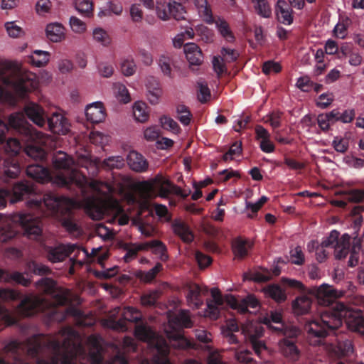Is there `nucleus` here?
Masks as SVG:
<instances>
[{
    "mask_svg": "<svg viewBox=\"0 0 364 364\" xmlns=\"http://www.w3.org/2000/svg\"><path fill=\"white\" fill-rule=\"evenodd\" d=\"M279 350L284 356L296 360L299 358V350L292 341L284 338L279 342Z\"/></svg>",
    "mask_w": 364,
    "mask_h": 364,
    "instance_id": "72a5a7b5",
    "label": "nucleus"
},
{
    "mask_svg": "<svg viewBox=\"0 0 364 364\" xmlns=\"http://www.w3.org/2000/svg\"><path fill=\"white\" fill-rule=\"evenodd\" d=\"M75 7L82 16H91V0H75Z\"/></svg>",
    "mask_w": 364,
    "mask_h": 364,
    "instance_id": "052dcab7",
    "label": "nucleus"
},
{
    "mask_svg": "<svg viewBox=\"0 0 364 364\" xmlns=\"http://www.w3.org/2000/svg\"><path fill=\"white\" fill-rule=\"evenodd\" d=\"M62 225L63 228L73 236L79 237L82 234L81 228L71 218H65L63 220Z\"/></svg>",
    "mask_w": 364,
    "mask_h": 364,
    "instance_id": "bf43d9fd",
    "label": "nucleus"
},
{
    "mask_svg": "<svg viewBox=\"0 0 364 364\" xmlns=\"http://www.w3.org/2000/svg\"><path fill=\"white\" fill-rule=\"evenodd\" d=\"M119 311V307H116L111 311L109 315L110 318L105 321L103 325L117 331H125L128 329L127 325V321L136 322L139 321L142 317L141 314L138 310L133 307L128 306L124 309L122 314V318L116 321L115 318Z\"/></svg>",
    "mask_w": 364,
    "mask_h": 364,
    "instance_id": "dca6fc26",
    "label": "nucleus"
},
{
    "mask_svg": "<svg viewBox=\"0 0 364 364\" xmlns=\"http://www.w3.org/2000/svg\"><path fill=\"white\" fill-rule=\"evenodd\" d=\"M63 337L36 334L24 341L11 340L0 352V364H75L77 358L91 363V350L86 351L77 331L68 328Z\"/></svg>",
    "mask_w": 364,
    "mask_h": 364,
    "instance_id": "f257e3e1",
    "label": "nucleus"
},
{
    "mask_svg": "<svg viewBox=\"0 0 364 364\" xmlns=\"http://www.w3.org/2000/svg\"><path fill=\"white\" fill-rule=\"evenodd\" d=\"M64 27L58 23H50L46 26L47 38L53 42H60L65 37Z\"/></svg>",
    "mask_w": 364,
    "mask_h": 364,
    "instance_id": "473e14b6",
    "label": "nucleus"
},
{
    "mask_svg": "<svg viewBox=\"0 0 364 364\" xmlns=\"http://www.w3.org/2000/svg\"><path fill=\"white\" fill-rule=\"evenodd\" d=\"M152 252L157 255L161 260L165 261L167 259L168 256L166 254V248L164 243L159 240H152V245L151 246Z\"/></svg>",
    "mask_w": 364,
    "mask_h": 364,
    "instance_id": "e2e57ef3",
    "label": "nucleus"
},
{
    "mask_svg": "<svg viewBox=\"0 0 364 364\" xmlns=\"http://www.w3.org/2000/svg\"><path fill=\"white\" fill-rule=\"evenodd\" d=\"M161 269L162 265L160 263H157L154 267L147 272H139L136 276L144 282H150Z\"/></svg>",
    "mask_w": 364,
    "mask_h": 364,
    "instance_id": "6e6d98bb",
    "label": "nucleus"
},
{
    "mask_svg": "<svg viewBox=\"0 0 364 364\" xmlns=\"http://www.w3.org/2000/svg\"><path fill=\"white\" fill-rule=\"evenodd\" d=\"M92 40L102 46H108L112 42L108 33L100 28H97L92 31Z\"/></svg>",
    "mask_w": 364,
    "mask_h": 364,
    "instance_id": "09e8293b",
    "label": "nucleus"
},
{
    "mask_svg": "<svg viewBox=\"0 0 364 364\" xmlns=\"http://www.w3.org/2000/svg\"><path fill=\"white\" fill-rule=\"evenodd\" d=\"M21 298V294L11 289H0V318L5 319L8 325L17 323V319L11 315L9 310L1 304V301H16Z\"/></svg>",
    "mask_w": 364,
    "mask_h": 364,
    "instance_id": "412c9836",
    "label": "nucleus"
},
{
    "mask_svg": "<svg viewBox=\"0 0 364 364\" xmlns=\"http://www.w3.org/2000/svg\"><path fill=\"white\" fill-rule=\"evenodd\" d=\"M0 82L9 87L19 98H25L28 94L37 89L38 80L36 75L31 72H26L15 77L6 76L0 73Z\"/></svg>",
    "mask_w": 364,
    "mask_h": 364,
    "instance_id": "f8f14e48",
    "label": "nucleus"
},
{
    "mask_svg": "<svg viewBox=\"0 0 364 364\" xmlns=\"http://www.w3.org/2000/svg\"><path fill=\"white\" fill-rule=\"evenodd\" d=\"M251 242L242 238H236L232 242V251L237 258H243L248 254Z\"/></svg>",
    "mask_w": 364,
    "mask_h": 364,
    "instance_id": "4c0bfd02",
    "label": "nucleus"
},
{
    "mask_svg": "<svg viewBox=\"0 0 364 364\" xmlns=\"http://www.w3.org/2000/svg\"><path fill=\"white\" fill-rule=\"evenodd\" d=\"M159 122L164 129L168 130L174 134L180 132V127L177 122L168 116L164 115L160 117Z\"/></svg>",
    "mask_w": 364,
    "mask_h": 364,
    "instance_id": "4d7b16f0",
    "label": "nucleus"
},
{
    "mask_svg": "<svg viewBox=\"0 0 364 364\" xmlns=\"http://www.w3.org/2000/svg\"><path fill=\"white\" fill-rule=\"evenodd\" d=\"M53 164L55 168L64 171L57 177L58 183L62 186L71 188L72 186H75L82 195H85L87 188H91L90 179L84 171L78 169V166H80L88 172L89 166L91 165L90 157L81 159L76 164L72 157L63 151H59L53 157Z\"/></svg>",
    "mask_w": 364,
    "mask_h": 364,
    "instance_id": "39448f33",
    "label": "nucleus"
},
{
    "mask_svg": "<svg viewBox=\"0 0 364 364\" xmlns=\"http://www.w3.org/2000/svg\"><path fill=\"white\" fill-rule=\"evenodd\" d=\"M155 190L159 191V196L161 198H166L172 193L182 195L180 188L173 185L165 176L157 175L152 180L142 182L139 186L138 191L142 200L140 204L141 208L148 207V200L154 196Z\"/></svg>",
    "mask_w": 364,
    "mask_h": 364,
    "instance_id": "1a4fd4ad",
    "label": "nucleus"
},
{
    "mask_svg": "<svg viewBox=\"0 0 364 364\" xmlns=\"http://www.w3.org/2000/svg\"><path fill=\"white\" fill-rule=\"evenodd\" d=\"M343 321L351 330L364 335V318L361 311L349 309L343 303L337 302L330 312L324 311L319 318L306 323L305 330L310 343L319 345L328 331L339 328Z\"/></svg>",
    "mask_w": 364,
    "mask_h": 364,
    "instance_id": "f03ea898",
    "label": "nucleus"
},
{
    "mask_svg": "<svg viewBox=\"0 0 364 364\" xmlns=\"http://www.w3.org/2000/svg\"><path fill=\"white\" fill-rule=\"evenodd\" d=\"M133 224L144 236L151 237L154 235L155 232L154 226L144 222L139 216L133 220Z\"/></svg>",
    "mask_w": 364,
    "mask_h": 364,
    "instance_id": "a18cd8bd",
    "label": "nucleus"
},
{
    "mask_svg": "<svg viewBox=\"0 0 364 364\" xmlns=\"http://www.w3.org/2000/svg\"><path fill=\"white\" fill-rule=\"evenodd\" d=\"M50 272L51 270L45 264L36 261H29L26 264L23 273L17 271L10 272L8 270L0 268V282H15L23 287H28L31 283V279L26 278L24 274L28 277H31L32 274L43 276L48 275L50 274Z\"/></svg>",
    "mask_w": 364,
    "mask_h": 364,
    "instance_id": "9b49d317",
    "label": "nucleus"
},
{
    "mask_svg": "<svg viewBox=\"0 0 364 364\" xmlns=\"http://www.w3.org/2000/svg\"><path fill=\"white\" fill-rule=\"evenodd\" d=\"M46 250L47 258L53 263L62 262L73 252H76L73 257L70 259L71 266L69 272L71 274H74L75 267H81L84 264L83 261L76 259L81 252L84 257H87L88 259L91 258V254L90 255L88 252L84 249H80L79 247L75 244H60L55 247H47Z\"/></svg>",
    "mask_w": 364,
    "mask_h": 364,
    "instance_id": "ddd939ff",
    "label": "nucleus"
},
{
    "mask_svg": "<svg viewBox=\"0 0 364 364\" xmlns=\"http://www.w3.org/2000/svg\"><path fill=\"white\" fill-rule=\"evenodd\" d=\"M92 263L97 262L99 264H100L102 267H104V261L108 257V252L107 249L99 248H92Z\"/></svg>",
    "mask_w": 364,
    "mask_h": 364,
    "instance_id": "69168bd1",
    "label": "nucleus"
},
{
    "mask_svg": "<svg viewBox=\"0 0 364 364\" xmlns=\"http://www.w3.org/2000/svg\"><path fill=\"white\" fill-rule=\"evenodd\" d=\"M131 185L132 179L128 176H119L114 178L112 184L95 181L92 178V198L94 200H116L110 196V194L122 195L125 189Z\"/></svg>",
    "mask_w": 364,
    "mask_h": 364,
    "instance_id": "4468645a",
    "label": "nucleus"
},
{
    "mask_svg": "<svg viewBox=\"0 0 364 364\" xmlns=\"http://www.w3.org/2000/svg\"><path fill=\"white\" fill-rule=\"evenodd\" d=\"M127 161L130 168L136 172H144L148 168V162L146 159L136 151H129Z\"/></svg>",
    "mask_w": 364,
    "mask_h": 364,
    "instance_id": "c756f323",
    "label": "nucleus"
},
{
    "mask_svg": "<svg viewBox=\"0 0 364 364\" xmlns=\"http://www.w3.org/2000/svg\"><path fill=\"white\" fill-rule=\"evenodd\" d=\"M171 229L183 242H191L193 240V234L187 223L180 218H176L171 223Z\"/></svg>",
    "mask_w": 364,
    "mask_h": 364,
    "instance_id": "cd10ccee",
    "label": "nucleus"
},
{
    "mask_svg": "<svg viewBox=\"0 0 364 364\" xmlns=\"http://www.w3.org/2000/svg\"><path fill=\"white\" fill-rule=\"evenodd\" d=\"M146 88L149 102L153 105L159 104L163 95L159 82L156 78L150 77L146 80Z\"/></svg>",
    "mask_w": 364,
    "mask_h": 364,
    "instance_id": "a878e982",
    "label": "nucleus"
},
{
    "mask_svg": "<svg viewBox=\"0 0 364 364\" xmlns=\"http://www.w3.org/2000/svg\"><path fill=\"white\" fill-rule=\"evenodd\" d=\"M178 119L183 125H188L191 122V112L183 105H179L176 107Z\"/></svg>",
    "mask_w": 364,
    "mask_h": 364,
    "instance_id": "0e129e2a",
    "label": "nucleus"
},
{
    "mask_svg": "<svg viewBox=\"0 0 364 364\" xmlns=\"http://www.w3.org/2000/svg\"><path fill=\"white\" fill-rule=\"evenodd\" d=\"M14 132L26 140H33L34 136H38L40 133L36 132L33 127L26 121L21 112H15L9 115L8 122L0 118V144L6 141V134Z\"/></svg>",
    "mask_w": 364,
    "mask_h": 364,
    "instance_id": "9d476101",
    "label": "nucleus"
},
{
    "mask_svg": "<svg viewBox=\"0 0 364 364\" xmlns=\"http://www.w3.org/2000/svg\"><path fill=\"white\" fill-rule=\"evenodd\" d=\"M33 193V184L28 181H19L15 183L11 193L7 190L0 189V209L6 207L9 197L11 203H16L23 200Z\"/></svg>",
    "mask_w": 364,
    "mask_h": 364,
    "instance_id": "f3484780",
    "label": "nucleus"
},
{
    "mask_svg": "<svg viewBox=\"0 0 364 364\" xmlns=\"http://www.w3.org/2000/svg\"><path fill=\"white\" fill-rule=\"evenodd\" d=\"M171 1L167 2L166 0H156L154 8L156 16L163 21L170 20Z\"/></svg>",
    "mask_w": 364,
    "mask_h": 364,
    "instance_id": "e433bc0d",
    "label": "nucleus"
},
{
    "mask_svg": "<svg viewBox=\"0 0 364 364\" xmlns=\"http://www.w3.org/2000/svg\"><path fill=\"white\" fill-rule=\"evenodd\" d=\"M124 165V160L121 156H110L102 162V166L108 168H121Z\"/></svg>",
    "mask_w": 364,
    "mask_h": 364,
    "instance_id": "680f3d73",
    "label": "nucleus"
},
{
    "mask_svg": "<svg viewBox=\"0 0 364 364\" xmlns=\"http://www.w3.org/2000/svg\"><path fill=\"white\" fill-rule=\"evenodd\" d=\"M332 146L336 151L344 153L348 149L349 142L346 138L336 136L332 141Z\"/></svg>",
    "mask_w": 364,
    "mask_h": 364,
    "instance_id": "774afa93",
    "label": "nucleus"
},
{
    "mask_svg": "<svg viewBox=\"0 0 364 364\" xmlns=\"http://www.w3.org/2000/svg\"><path fill=\"white\" fill-rule=\"evenodd\" d=\"M133 116L136 121L144 123L148 121L149 111L147 105L142 101H136L132 106Z\"/></svg>",
    "mask_w": 364,
    "mask_h": 364,
    "instance_id": "2f4dec72",
    "label": "nucleus"
},
{
    "mask_svg": "<svg viewBox=\"0 0 364 364\" xmlns=\"http://www.w3.org/2000/svg\"><path fill=\"white\" fill-rule=\"evenodd\" d=\"M331 350L338 356L348 355L353 352V346L350 341L339 342L335 346L331 347Z\"/></svg>",
    "mask_w": 364,
    "mask_h": 364,
    "instance_id": "de8ad7c7",
    "label": "nucleus"
},
{
    "mask_svg": "<svg viewBox=\"0 0 364 364\" xmlns=\"http://www.w3.org/2000/svg\"><path fill=\"white\" fill-rule=\"evenodd\" d=\"M215 23L219 33L226 41L232 43L235 41V36L227 21L223 18H218L215 20Z\"/></svg>",
    "mask_w": 364,
    "mask_h": 364,
    "instance_id": "79ce46f5",
    "label": "nucleus"
},
{
    "mask_svg": "<svg viewBox=\"0 0 364 364\" xmlns=\"http://www.w3.org/2000/svg\"><path fill=\"white\" fill-rule=\"evenodd\" d=\"M276 14L278 20L286 25H290L293 21L291 9L284 1L279 0L276 6Z\"/></svg>",
    "mask_w": 364,
    "mask_h": 364,
    "instance_id": "7c9ffc66",
    "label": "nucleus"
},
{
    "mask_svg": "<svg viewBox=\"0 0 364 364\" xmlns=\"http://www.w3.org/2000/svg\"><path fill=\"white\" fill-rule=\"evenodd\" d=\"M280 273V270L275 268L272 272L267 269H260L255 270L250 274V279L255 282H261L269 280L272 275H278Z\"/></svg>",
    "mask_w": 364,
    "mask_h": 364,
    "instance_id": "ea45409f",
    "label": "nucleus"
},
{
    "mask_svg": "<svg viewBox=\"0 0 364 364\" xmlns=\"http://www.w3.org/2000/svg\"><path fill=\"white\" fill-rule=\"evenodd\" d=\"M210 293L212 300L207 302V308L200 314V316L209 317L211 319H217L220 311L226 306H230L240 313H245L248 308L255 309L259 306L258 299L252 294L237 300L230 294L223 296L217 288H213Z\"/></svg>",
    "mask_w": 364,
    "mask_h": 364,
    "instance_id": "423d86ee",
    "label": "nucleus"
},
{
    "mask_svg": "<svg viewBox=\"0 0 364 364\" xmlns=\"http://www.w3.org/2000/svg\"><path fill=\"white\" fill-rule=\"evenodd\" d=\"M241 151H242L241 143L237 141V142L234 143L230 148L229 151L226 154H224L223 160L225 161L233 160L240 155Z\"/></svg>",
    "mask_w": 364,
    "mask_h": 364,
    "instance_id": "338daca9",
    "label": "nucleus"
},
{
    "mask_svg": "<svg viewBox=\"0 0 364 364\" xmlns=\"http://www.w3.org/2000/svg\"><path fill=\"white\" fill-rule=\"evenodd\" d=\"M242 333L247 341L250 342L253 350L258 356L267 350V347L263 341L259 338L263 336L264 328L260 323L247 322L242 326Z\"/></svg>",
    "mask_w": 364,
    "mask_h": 364,
    "instance_id": "6ab92c4d",
    "label": "nucleus"
},
{
    "mask_svg": "<svg viewBox=\"0 0 364 364\" xmlns=\"http://www.w3.org/2000/svg\"><path fill=\"white\" fill-rule=\"evenodd\" d=\"M114 89L115 97L118 101L124 104L130 102V95L124 85L121 83H116L114 85Z\"/></svg>",
    "mask_w": 364,
    "mask_h": 364,
    "instance_id": "603ef678",
    "label": "nucleus"
},
{
    "mask_svg": "<svg viewBox=\"0 0 364 364\" xmlns=\"http://www.w3.org/2000/svg\"><path fill=\"white\" fill-rule=\"evenodd\" d=\"M263 291L267 296L271 297L277 302H282L287 299L284 291L278 285H269Z\"/></svg>",
    "mask_w": 364,
    "mask_h": 364,
    "instance_id": "37998d69",
    "label": "nucleus"
},
{
    "mask_svg": "<svg viewBox=\"0 0 364 364\" xmlns=\"http://www.w3.org/2000/svg\"><path fill=\"white\" fill-rule=\"evenodd\" d=\"M111 213L121 225L128 223L129 218L122 214V209L117 200H94L92 198V220H100L105 214Z\"/></svg>",
    "mask_w": 364,
    "mask_h": 364,
    "instance_id": "2eb2a0df",
    "label": "nucleus"
},
{
    "mask_svg": "<svg viewBox=\"0 0 364 364\" xmlns=\"http://www.w3.org/2000/svg\"><path fill=\"white\" fill-rule=\"evenodd\" d=\"M36 285L42 287L43 291L46 294H53L55 291L56 283L50 278H42L37 282Z\"/></svg>",
    "mask_w": 364,
    "mask_h": 364,
    "instance_id": "13d9d810",
    "label": "nucleus"
},
{
    "mask_svg": "<svg viewBox=\"0 0 364 364\" xmlns=\"http://www.w3.org/2000/svg\"><path fill=\"white\" fill-rule=\"evenodd\" d=\"M22 113L39 127L47 125L53 134L65 135L70 130V124L62 114L54 113L50 117H48L44 109L36 103L27 104Z\"/></svg>",
    "mask_w": 364,
    "mask_h": 364,
    "instance_id": "0eeeda50",
    "label": "nucleus"
},
{
    "mask_svg": "<svg viewBox=\"0 0 364 364\" xmlns=\"http://www.w3.org/2000/svg\"><path fill=\"white\" fill-rule=\"evenodd\" d=\"M311 306V299L306 295L297 297L292 303V308L296 314H306Z\"/></svg>",
    "mask_w": 364,
    "mask_h": 364,
    "instance_id": "c9c22d12",
    "label": "nucleus"
},
{
    "mask_svg": "<svg viewBox=\"0 0 364 364\" xmlns=\"http://www.w3.org/2000/svg\"><path fill=\"white\" fill-rule=\"evenodd\" d=\"M26 154L34 160L42 161L46 156V151L34 144L28 145L25 149Z\"/></svg>",
    "mask_w": 364,
    "mask_h": 364,
    "instance_id": "8fccbe9b",
    "label": "nucleus"
},
{
    "mask_svg": "<svg viewBox=\"0 0 364 364\" xmlns=\"http://www.w3.org/2000/svg\"><path fill=\"white\" fill-rule=\"evenodd\" d=\"M107 113L101 102H92V124L100 123L105 121Z\"/></svg>",
    "mask_w": 364,
    "mask_h": 364,
    "instance_id": "49530a36",
    "label": "nucleus"
},
{
    "mask_svg": "<svg viewBox=\"0 0 364 364\" xmlns=\"http://www.w3.org/2000/svg\"><path fill=\"white\" fill-rule=\"evenodd\" d=\"M282 321V313L278 311H271L269 315L262 318V322L269 327L272 323L280 324L281 327H273L277 331H281L286 338H295L299 334V330L295 326H284Z\"/></svg>",
    "mask_w": 364,
    "mask_h": 364,
    "instance_id": "4be33fe9",
    "label": "nucleus"
},
{
    "mask_svg": "<svg viewBox=\"0 0 364 364\" xmlns=\"http://www.w3.org/2000/svg\"><path fill=\"white\" fill-rule=\"evenodd\" d=\"M207 292L205 287L203 288L197 284H191L188 287L186 299L188 304L195 309L199 308L203 304L201 296Z\"/></svg>",
    "mask_w": 364,
    "mask_h": 364,
    "instance_id": "393cba45",
    "label": "nucleus"
},
{
    "mask_svg": "<svg viewBox=\"0 0 364 364\" xmlns=\"http://www.w3.org/2000/svg\"><path fill=\"white\" fill-rule=\"evenodd\" d=\"M63 200L72 203L70 199L58 197L52 193L44 194L43 198L35 197L27 201L29 210L16 213L13 215V220L19 224L24 235L36 240L42 234L41 218L45 214L43 208H46L53 214L58 213Z\"/></svg>",
    "mask_w": 364,
    "mask_h": 364,
    "instance_id": "7ed1b4c3",
    "label": "nucleus"
},
{
    "mask_svg": "<svg viewBox=\"0 0 364 364\" xmlns=\"http://www.w3.org/2000/svg\"><path fill=\"white\" fill-rule=\"evenodd\" d=\"M200 16L206 23L211 24L214 22L210 6L208 3V0H194Z\"/></svg>",
    "mask_w": 364,
    "mask_h": 364,
    "instance_id": "f704fd0d",
    "label": "nucleus"
},
{
    "mask_svg": "<svg viewBox=\"0 0 364 364\" xmlns=\"http://www.w3.org/2000/svg\"><path fill=\"white\" fill-rule=\"evenodd\" d=\"M183 51L190 67L199 66L203 62V55L200 48L194 43L184 45Z\"/></svg>",
    "mask_w": 364,
    "mask_h": 364,
    "instance_id": "bb28decb",
    "label": "nucleus"
},
{
    "mask_svg": "<svg viewBox=\"0 0 364 364\" xmlns=\"http://www.w3.org/2000/svg\"><path fill=\"white\" fill-rule=\"evenodd\" d=\"M50 53L41 50H36L29 58L30 63L36 67L41 68L47 65L49 61Z\"/></svg>",
    "mask_w": 364,
    "mask_h": 364,
    "instance_id": "a19ab883",
    "label": "nucleus"
},
{
    "mask_svg": "<svg viewBox=\"0 0 364 364\" xmlns=\"http://www.w3.org/2000/svg\"><path fill=\"white\" fill-rule=\"evenodd\" d=\"M122 73L127 77L133 75L136 70V65L132 56H127L122 59L120 63Z\"/></svg>",
    "mask_w": 364,
    "mask_h": 364,
    "instance_id": "c03bdc74",
    "label": "nucleus"
},
{
    "mask_svg": "<svg viewBox=\"0 0 364 364\" xmlns=\"http://www.w3.org/2000/svg\"><path fill=\"white\" fill-rule=\"evenodd\" d=\"M94 235L103 240L110 239L113 237L112 232L107 227L98 223L92 224V237Z\"/></svg>",
    "mask_w": 364,
    "mask_h": 364,
    "instance_id": "864d4df0",
    "label": "nucleus"
},
{
    "mask_svg": "<svg viewBox=\"0 0 364 364\" xmlns=\"http://www.w3.org/2000/svg\"><path fill=\"white\" fill-rule=\"evenodd\" d=\"M257 14L264 17L269 18L272 14L270 6L267 0H252Z\"/></svg>",
    "mask_w": 364,
    "mask_h": 364,
    "instance_id": "3c124183",
    "label": "nucleus"
},
{
    "mask_svg": "<svg viewBox=\"0 0 364 364\" xmlns=\"http://www.w3.org/2000/svg\"><path fill=\"white\" fill-rule=\"evenodd\" d=\"M26 171L28 177L38 182L44 183L50 179L49 170L38 163L28 165Z\"/></svg>",
    "mask_w": 364,
    "mask_h": 364,
    "instance_id": "c85d7f7f",
    "label": "nucleus"
},
{
    "mask_svg": "<svg viewBox=\"0 0 364 364\" xmlns=\"http://www.w3.org/2000/svg\"><path fill=\"white\" fill-rule=\"evenodd\" d=\"M170 6V18L173 17L176 21H181L185 18V14L186 11L184 6H182L181 4L176 1H171Z\"/></svg>",
    "mask_w": 364,
    "mask_h": 364,
    "instance_id": "5fc2aeb1",
    "label": "nucleus"
},
{
    "mask_svg": "<svg viewBox=\"0 0 364 364\" xmlns=\"http://www.w3.org/2000/svg\"><path fill=\"white\" fill-rule=\"evenodd\" d=\"M43 301L38 296H26L18 304V311L23 316H31L43 309Z\"/></svg>",
    "mask_w": 364,
    "mask_h": 364,
    "instance_id": "5701e85b",
    "label": "nucleus"
},
{
    "mask_svg": "<svg viewBox=\"0 0 364 364\" xmlns=\"http://www.w3.org/2000/svg\"><path fill=\"white\" fill-rule=\"evenodd\" d=\"M309 293L314 295L318 303L322 306H329L336 299L342 297L345 291L338 290L333 288L332 286L323 283L319 287H312L309 290Z\"/></svg>",
    "mask_w": 364,
    "mask_h": 364,
    "instance_id": "aec40b11",
    "label": "nucleus"
},
{
    "mask_svg": "<svg viewBox=\"0 0 364 364\" xmlns=\"http://www.w3.org/2000/svg\"><path fill=\"white\" fill-rule=\"evenodd\" d=\"M21 172V167L16 159H6L4 161V177L8 178H16Z\"/></svg>",
    "mask_w": 364,
    "mask_h": 364,
    "instance_id": "58836bf2",
    "label": "nucleus"
},
{
    "mask_svg": "<svg viewBox=\"0 0 364 364\" xmlns=\"http://www.w3.org/2000/svg\"><path fill=\"white\" fill-rule=\"evenodd\" d=\"M135 336L142 341L146 342L149 347L156 350V353L154 355L153 361L143 360L141 364H172L168 358L169 354V346L165 339L154 332L149 326L145 324L137 325L134 331ZM98 350V341L97 338L92 335V353L95 350ZM101 353L98 355L92 354V364H127L125 358L120 354H117L108 363H101Z\"/></svg>",
    "mask_w": 364,
    "mask_h": 364,
    "instance_id": "20e7f679",
    "label": "nucleus"
},
{
    "mask_svg": "<svg viewBox=\"0 0 364 364\" xmlns=\"http://www.w3.org/2000/svg\"><path fill=\"white\" fill-rule=\"evenodd\" d=\"M192 326L188 311L181 310L175 315L168 313V323L164 329L170 342L173 343L172 346L174 348L184 349L191 347V342L184 337L181 328H191Z\"/></svg>",
    "mask_w": 364,
    "mask_h": 364,
    "instance_id": "6e6552de",
    "label": "nucleus"
},
{
    "mask_svg": "<svg viewBox=\"0 0 364 364\" xmlns=\"http://www.w3.org/2000/svg\"><path fill=\"white\" fill-rule=\"evenodd\" d=\"M350 237L343 234L339 237V232L336 230L331 232L329 236L324 239L321 243L322 247H333L334 255L336 259L345 258L349 253Z\"/></svg>",
    "mask_w": 364,
    "mask_h": 364,
    "instance_id": "a211bd4d",
    "label": "nucleus"
},
{
    "mask_svg": "<svg viewBox=\"0 0 364 364\" xmlns=\"http://www.w3.org/2000/svg\"><path fill=\"white\" fill-rule=\"evenodd\" d=\"M68 316L73 317L76 320V322L78 325H90L89 323H86L85 321L84 312L75 306L70 305L65 309L63 312L60 314L58 313L57 308H54L51 311L50 317L51 319L54 321L61 322L63 321Z\"/></svg>",
    "mask_w": 364,
    "mask_h": 364,
    "instance_id": "b1692460",
    "label": "nucleus"
}]
</instances>
